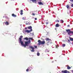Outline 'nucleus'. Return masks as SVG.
<instances>
[{
	"label": "nucleus",
	"mask_w": 73,
	"mask_h": 73,
	"mask_svg": "<svg viewBox=\"0 0 73 73\" xmlns=\"http://www.w3.org/2000/svg\"><path fill=\"white\" fill-rule=\"evenodd\" d=\"M23 36L21 35L20 36V38H19V42H20L21 45L22 46H24V48H26V46H28V42H25V44H24V42H23L21 40H22V38H23Z\"/></svg>",
	"instance_id": "1"
},
{
	"label": "nucleus",
	"mask_w": 73,
	"mask_h": 73,
	"mask_svg": "<svg viewBox=\"0 0 73 73\" xmlns=\"http://www.w3.org/2000/svg\"><path fill=\"white\" fill-rule=\"evenodd\" d=\"M38 45H41V44L42 45H44V44H45V41H41L40 40H38Z\"/></svg>",
	"instance_id": "2"
},
{
	"label": "nucleus",
	"mask_w": 73,
	"mask_h": 73,
	"mask_svg": "<svg viewBox=\"0 0 73 73\" xmlns=\"http://www.w3.org/2000/svg\"><path fill=\"white\" fill-rule=\"evenodd\" d=\"M28 29H31V30H26L25 31V33H30V32L32 31V26H29V27H28Z\"/></svg>",
	"instance_id": "3"
},
{
	"label": "nucleus",
	"mask_w": 73,
	"mask_h": 73,
	"mask_svg": "<svg viewBox=\"0 0 73 73\" xmlns=\"http://www.w3.org/2000/svg\"><path fill=\"white\" fill-rule=\"evenodd\" d=\"M46 40L47 42H48V43H49V42H51V39H49V38H46Z\"/></svg>",
	"instance_id": "4"
},
{
	"label": "nucleus",
	"mask_w": 73,
	"mask_h": 73,
	"mask_svg": "<svg viewBox=\"0 0 73 73\" xmlns=\"http://www.w3.org/2000/svg\"><path fill=\"white\" fill-rule=\"evenodd\" d=\"M24 39L26 40H33V38H28V37H26V38H25Z\"/></svg>",
	"instance_id": "5"
},
{
	"label": "nucleus",
	"mask_w": 73,
	"mask_h": 73,
	"mask_svg": "<svg viewBox=\"0 0 73 73\" xmlns=\"http://www.w3.org/2000/svg\"><path fill=\"white\" fill-rule=\"evenodd\" d=\"M30 48L31 49H32V50H31V52H35V50H34L35 49V48H34L32 46H31L30 47Z\"/></svg>",
	"instance_id": "6"
},
{
	"label": "nucleus",
	"mask_w": 73,
	"mask_h": 73,
	"mask_svg": "<svg viewBox=\"0 0 73 73\" xmlns=\"http://www.w3.org/2000/svg\"><path fill=\"white\" fill-rule=\"evenodd\" d=\"M62 73H69V72H68L67 70H65L64 71L62 70L61 71Z\"/></svg>",
	"instance_id": "7"
},
{
	"label": "nucleus",
	"mask_w": 73,
	"mask_h": 73,
	"mask_svg": "<svg viewBox=\"0 0 73 73\" xmlns=\"http://www.w3.org/2000/svg\"><path fill=\"white\" fill-rule=\"evenodd\" d=\"M38 4H39V5H43V3L41 2H38Z\"/></svg>",
	"instance_id": "8"
},
{
	"label": "nucleus",
	"mask_w": 73,
	"mask_h": 73,
	"mask_svg": "<svg viewBox=\"0 0 73 73\" xmlns=\"http://www.w3.org/2000/svg\"><path fill=\"white\" fill-rule=\"evenodd\" d=\"M29 70H31L30 69V68L29 67H28L27 69L26 70V72H28L29 71Z\"/></svg>",
	"instance_id": "9"
},
{
	"label": "nucleus",
	"mask_w": 73,
	"mask_h": 73,
	"mask_svg": "<svg viewBox=\"0 0 73 73\" xmlns=\"http://www.w3.org/2000/svg\"><path fill=\"white\" fill-rule=\"evenodd\" d=\"M55 27H56L57 28L58 27H59V24L57 23Z\"/></svg>",
	"instance_id": "10"
},
{
	"label": "nucleus",
	"mask_w": 73,
	"mask_h": 73,
	"mask_svg": "<svg viewBox=\"0 0 73 73\" xmlns=\"http://www.w3.org/2000/svg\"><path fill=\"white\" fill-rule=\"evenodd\" d=\"M23 10H21L20 15H23Z\"/></svg>",
	"instance_id": "11"
},
{
	"label": "nucleus",
	"mask_w": 73,
	"mask_h": 73,
	"mask_svg": "<svg viewBox=\"0 0 73 73\" xmlns=\"http://www.w3.org/2000/svg\"><path fill=\"white\" fill-rule=\"evenodd\" d=\"M31 1H32L33 3H35V2H36L37 1L36 0H30Z\"/></svg>",
	"instance_id": "12"
},
{
	"label": "nucleus",
	"mask_w": 73,
	"mask_h": 73,
	"mask_svg": "<svg viewBox=\"0 0 73 73\" xmlns=\"http://www.w3.org/2000/svg\"><path fill=\"white\" fill-rule=\"evenodd\" d=\"M5 23L6 24V25H9V23L7 21L5 22Z\"/></svg>",
	"instance_id": "13"
},
{
	"label": "nucleus",
	"mask_w": 73,
	"mask_h": 73,
	"mask_svg": "<svg viewBox=\"0 0 73 73\" xmlns=\"http://www.w3.org/2000/svg\"><path fill=\"white\" fill-rule=\"evenodd\" d=\"M12 16H13V17H17V16L15 15H14V14H12Z\"/></svg>",
	"instance_id": "14"
},
{
	"label": "nucleus",
	"mask_w": 73,
	"mask_h": 73,
	"mask_svg": "<svg viewBox=\"0 0 73 73\" xmlns=\"http://www.w3.org/2000/svg\"><path fill=\"white\" fill-rule=\"evenodd\" d=\"M67 68L68 69H71V67H70L69 66H68Z\"/></svg>",
	"instance_id": "15"
},
{
	"label": "nucleus",
	"mask_w": 73,
	"mask_h": 73,
	"mask_svg": "<svg viewBox=\"0 0 73 73\" xmlns=\"http://www.w3.org/2000/svg\"><path fill=\"white\" fill-rule=\"evenodd\" d=\"M30 39L29 40V41H28V44H29V43H31V40H30ZM26 42H27V41H26Z\"/></svg>",
	"instance_id": "16"
},
{
	"label": "nucleus",
	"mask_w": 73,
	"mask_h": 73,
	"mask_svg": "<svg viewBox=\"0 0 73 73\" xmlns=\"http://www.w3.org/2000/svg\"><path fill=\"white\" fill-rule=\"evenodd\" d=\"M70 39L71 41H73V38H72L70 37Z\"/></svg>",
	"instance_id": "17"
},
{
	"label": "nucleus",
	"mask_w": 73,
	"mask_h": 73,
	"mask_svg": "<svg viewBox=\"0 0 73 73\" xmlns=\"http://www.w3.org/2000/svg\"><path fill=\"white\" fill-rule=\"evenodd\" d=\"M66 7L67 8V9H68L69 8V5H67L66 6Z\"/></svg>",
	"instance_id": "18"
},
{
	"label": "nucleus",
	"mask_w": 73,
	"mask_h": 73,
	"mask_svg": "<svg viewBox=\"0 0 73 73\" xmlns=\"http://www.w3.org/2000/svg\"><path fill=\"white\" fill-rule=\"evenodd\" d=\"M60 21H61L62 23H64V21L62 20H61Z\"/></svg>",
	"instance_id": "19"
},
{
	"label": "nucleus",
	"mask_w": 73,
	"mask_h": 73,
	"mask_svg": "<svg viewBox=\"0 0 73 73\" xmlns=\"http://www.w3.org/2000/svg\"><path fill=\"white\" fill-rule=\"evenodd\" d=\"M37 55L38 56H40V53H38V52L37 53Z\"/></svg>",
	"instance_id": "20"
},
{
	"label": "nucleus",
	"mask_w": 73,
	"mask_h": 73,
	"mask_svg": "<svg viewBox=\"0 0 73 73\" xmlns=\"http://www.w3.org/2000/svg\"><path fill=\"white\" fill-rule=\"evenodd\" d=\"M62 45V47H64L65 46V44H63Z\"/></svg>",
	"instance_id": "21"
},
{
	"label": "nucleus",
	"mask_w": 73,
	"mask_h": 73,
	"mask_svg": "<svg viewBox=\"0 0 73 73\" xmlns=\"http://www.w3.org/2000/svg\"><path fill=\"white\" fill-rule=\"evenodd\" d=\"M32 15H33V16H35V14L34 13H33L32 14Z\"/></svg>",
	"instance_id": "22"
},
{
	"label": "nucleus",
	"mask_w": 73,
	"mask_h": 73,
	"mask_svg": "<svg viewBox=\"0 0 73 73\" xmlns=\"http://www.w3.org/2000/svg\"><path fill=\"white\" fill-rule=\"evenodd\" d=\"M56 22H58H58H59V20H56Z\"/></svg>",
	"instance_id": "23"
},
{
	"label": "nucleus",
	"mask_w": 73,
	"mask_h": 73,
	"mask_svg": "<svg viewBox=\"0 0 73 73\" xmlns=\"http://www.w3.org/2000/svg\"><path fill=\"white\" fill-rule=\"evenodd\" d=\"M34 47H35V48H37V46H34Z\"/></svg>",
	"instance_id": "24"
},
{
	"label": "nucleus",
	"mask_w": 73,
	"mask_h": 73,
	"mask_svg": "<svg viewBox=\"0 0 73 73\" xmlns=\"http://www.w3.org/2000/svg\"><path fill=\"white\" fill-rule=\"evenodd\" d=\"M23 20H25V18L24 17H23L22 18Z\"/></svg>",
	"instance_id": "25"
},
{
	"label": "nucleus",
	"mask_w": 73,
	"mask_h": 73,
	"mask_svg": "<svg viewBox=\"0 0 73 73\" xmlns=\"http://www.w3.org/2000/svg\"><path fill=\"white\" fill-rule=\"evenodd\" d=\"M70 1L71 2H73V0H70Z\"/></svg>",
	"instance_id": "26"
},
{
	"label": "nucleus",
	"mask_w": 73,
	"mask_h": 73,
	"mask_svg": "<svg viewBox=\"0 0 73 73\" xmlns=\"http://www.w3.org/2000/svg\"><path fill=\"white\" fill-rule=\"evenodd\" d=\"M35 20H37V18H35Z\"/></svg>",
	"instance_id": "27"
},
{
	"label": "nucleus",
	"mask_w": 73,
	"mask_h": 73,
	"mask_svg": "<svg viewBox=\"0 0 73 73\" xmlns=\"http://www.w3.org/2000/svg\"><path fill=\"white\" fill-rule=\"evenodd\" d=\"M71 7H73V4H72L71 5Z\"/></svg>",
	"instance_id": "28"
},
{
	"label": "nucleus",
	"mask_w": 73,
	"mask_h": 73,
	"mask_svg": "<svg viewBox=\"0 0 73 73\" xmlns=\"http://www.w3.org/2000/svg\"><path fill=\"white\" fill-rule=\"evenodd\" d=\"M46 24H47V25L48 24V22H46Z\"/></svg>",
	"instance_id": "29"
},
{
	"label": "nucleus",
	"mask_w": 73,
	"mask_h": 73,
	"mask_svg": "<svg viewBox=\"0 0 73 73\" xmlns=\"http://www.w3.org/2000/svg\"><path fill=\"white\" fill-rule=\"evenodd\" d=\"M70 26V25H68L67 26V27H69Z\"/></svg>",
	"instance_id": "30"
},
{
	"label": "nucleus",
	"mask_w": 73,
	"mask_h": 73,
	"mask_svg": "<svg viewBox=\"0 0 73 73\" xmlns=\"http://www.w3.org/2000/svg\"><path fill=\"white\" fill-rule=\"evenodd\" d=\"M68 41L69 42H70V40H68Z\"/></svg>",
	"instance_id": "31"
},
{
	"label": "nucleus",
	"mask_w": 73,
	"mask_h": 73,
	"mask_svg": "<svg viewBox=\"0 0 73 73\" xmlns=\"http://www.w3.org/2000/svg\"><path fill=\"white\" fill-rule=\"evenodd\" d=\"M56 48H57V46H56Z\"/></svg>",
	"instance_id": "32"
},
{
	"label": "nucleus",
	"mask_w": 73,
	"mask_h": 73,
	"mask_svg": "<svg viewBox=\"0 0 73 73\" xmlns=\"http://www.w3.org/2000/svg\"><path fill=\"white\" fill-rule=\"evenodd\" d=\"M27 29V27L25 28V29Z\"/></svg>",
	"instance_id": "33"
},
{
	"label": "nucleus",
	"mask_w": 73,
	"mask_h": 73,
	"mask_svg": "<svg viewBox=\"0 0 73 73\" xmlns=\"http://www.w3.org/2000/svg\"><path fill=\"white\" fill-rule=\"evenodd\" d=\"M26 25H27V23H26Z\"/></svg>",
	"instance_id": "34"
}]
</instances>
